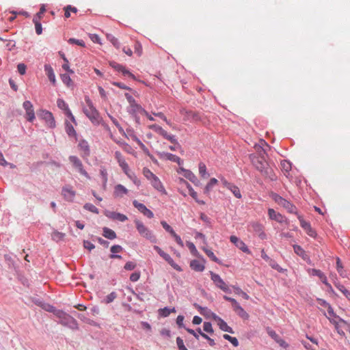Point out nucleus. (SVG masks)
I'll return each instance as SVG.
<instances>
[{"instance_id":"f257e3e1","label":"nucleus","mask_w":350,"mask_h":350,"mask_svg":"<svg viewBox=\"0 0 350 350\" xmlns=\"http://www.w3.org/2000/svg\"><path fill=\"white\" fill-rule=\"evenodd\" d=\"M85 101L88 108H83V111L94 125H98L100 122V117L98 111L94 106L93 102L89 96L85 97Z\"/></svg>"},{"instance_id":"2f4dec72","label":"nucleus","mask_w":350,"mask_h":350,"mask_svg":"<svg viewBox=\"0 0 350 350\" xmlns=\"http://www.w3.org/2000/svg\"><path fill=\"white\" fill-rule=\"evenodd\" d=\"M79 147L84 151L85 155H90V146L86 140L81 139L79 143Z\"/></svg>"},{"instance_id":"a19ab883","label":"nucleus","mask_w":350,"mask_h":350,"mask_svg":"<svg viewBox=\"0 0 350 350\" xmlns=\"http://www.w3.org/2000/svg\"><path fill=\"white\" fill-rule=\"evenodd\" d=\"M228 189H229L237 198L240 199L242 198L239 188L235 185L232 184Z\"/></svg>"},{"instance_id":"49530a36","label":"nucleus","mask_w":350,"mask_h":350,"mask_svg":"<svg viewBox=\"0 0 350 350\" xmlns=\"http://www.w3.org/2000/svg\"><path fill=\"white\" fill-rule=\"evenodd\" d=\"M68 42L70 44H77V45L82 46V47H85V42L83 40H79V39H76V38H69L68 40Z\"/></svg>"},{"instance_id":"c9c22d12","label":"nucleus","mask_w":350,"mask_h":350,"mask_svg":"<svg viewBox=\"0 0 350 350\" xmlns=\"http://www.w3.org/2000/svg\"><path fill=\"white\" fill-rule=\"evenodd\" d=\"M327 312L329 315L333 318L338 319V321L342 323H347V321L338 316L334 311L332 306L330 305L327 308Z\"/></svg>"},{"instance_id":"680f3d73","label":"nucleus","mask_w":350,"mask_h":350,"mask_svg":"<svg viewBox=\"0 0 350 350\" xmlns=\"http://www.w3.org/2000/svg\"><path fill=\"white\" fill-rule=\"evenodd\" d=\"M268 335L276 342L280 336L272 329L268 327L267 329Z\"/></svg>"},{"instance_id":"c756f323","label":"nucleus","mask_w":350,"mask_h":350,"mask_svg":"<svg viewBox=\"0 0 350 350\" xmlns=\"http://www.w3.org/2000/svg\"><path fill=\"white\" fill-rule=\"evenodd\" d=\"M180 183L184 184L189 190V195L193 198L196 199L198 196L197 193L194 191L192 186L184 178H180Z\"/></svg>"},{"instance_id":"9d476101","label":"nucleus","mask_w":350,"mask_h":350,"mask_svg":"<svg viewBox=\"0 0 350 350\" xmlns=\"http://www.w3.org/2000/svg\"><path fill=\"white\" fill-rule=\"evenodd\" d=\"M212 318L217 322V325L221 331L232 334H234L233 329L228 325L227 323L215 313H212Z\"/></svg>"},{"instance_id":"09e8293b","label":"nucleus","mask_w":350,"mask_h":350,"mask_svg":"<svg viewBox=\"0 0 350 350\" xmlns=\"http://www.w3.org/2000/svg\"><path fill=\"white\" fill-rule=\"evenodd\" d=\"M100 174L103 179V186L105 188L107 183V172L104 167H101L100 170Z\"/></svg>"},{"instance_id":"0e129e2a","label":"nucleus","mask_w":350,"mask_h":350,"mask_svg":"<svg viewBox=\"0 0 350 350\" xmlns=\"http://www.w3.org/2000/svg\"><path fill=\"white\" fill-rule=\"evenodd\" d=\"M337 288L350 301V292L342 284L338 285Z\"/></svg>"},{"instance_id":"dca6fc26","label":"nucleus","mask_w":350,"mask_h":350,"mask_svg":"<svg viewBox=\"0 0 350 350\" xmlns=\"http://www.w3.org/2000/svg\"><path fill=\"white\" fill-rule=\"evenodd\" d=\"M295 253L300 256L304 260L306 261L308 264H311V260L309 256L306 254L305 250L299 245H293Z\"/></svg>"},{"instance_id":"8fccbe9b","label":"nucleus","mask_w":350,"mask_h":350,"mask_svg":"<svg viewBox=\"0 0 350 350\" xmlns=\"http://www.w3.org/2000/svg\"><path fill=\"white\" fill-rule=\"evenodd\" d=\"M292 163L289 161L284 160L281 161L282 170L286 172L291 170Z\"/></svg>"},{"instance_id":"13d9d810","label":"nucleus","mask_w":350,"mask_h":350,"mask_svg":"<svg viewBox=\"0 0 350 350\" xmlns=\"http://www.w3.org/2000/svg\"><path fill=\"white\" fill-rule=\"evenodd\" d=\"M161 224L163 226V228L165 230V231L170 233L171 235L175 233L174 229L165 221H161Z\"/></svg>"},{"instance_id":"de8ad7c7","label":"nucleus","mask_w":350,"mask_h":350,"mask_svg":"<svg viewBox=\"0 0 350 350\" xmlns=\"http://www.w3.org/2000/svg\"><path fill=\"white\" fill-rule=\"evenodd\" d=\"M92 239L93 241H97L101 245H103L105 248H107L109 245V242L102 239L101 237L92 235Z\"/></svg>"},{"instance_id":"79ce46f5","label":"nucleus","mask_w":350,"mask_h":350,"mask_svg":"<svg viewBox=\"0 0 350 350\" xmlns=\"http://www.w3.org/2000/svg\"><path fill=\"white\" fill-rule=\"evenodd\" d=\"M60 78H61L62 82L65 85H66L68 87H70L72 85V79L68 74H67V73L61 74Z\"/></svg>"},{"instance_id":"6ab92c4d","label":"nucleus","mask_w":350,"mask_h":350,"mask_svg":"<svg viewBox=\"0 0 350 350\" xmlns=\"http://www.w3.org/2000/svg\"><path fill=\"white\" fill-rule=\"evenodd\" d=\"M203 261L200 262L198 260L194 259L190 261L189 266L191 269L197 272H202L204 270L205 266Z\"/></svg>"},{"instance_id":"338daca9","label":"nucleus","mask_w":350,"mask_h":350,"mask_svg":"<svg viewBox=\"0 0 350 350\" xmlns=\"http://www.w3.org/2000/svg\"><path fill=\"white\" fill-rule=\"evenodd\" d=\"M124 248L120 245H113L110 248L111 254H118L122 252Z\"/></svg>"},{"instance_id":"473e14b6","label":"nucleus","mask_w":350,"mask_h":350,"mask_svg":"<svg viewBox=\"0 0 350 350\" xmlns=\"http://www.w3.org/2000/svg\"><path fill=\"white\" fill-rule=\"evenodd\" d=\"M128 189L122 185L118 184L114 188V194L116 196L127 194Z\"/></svg>"},{"instance_id":"f03ea898","label":"nucleus","mask_w":350,"mask_h":350,"mask_svg":"<svg viewBox=\"0 0 350 350\" xmlns=\"http://www.w3.org/2000/svg\"><path fill=\"white\" fill-rule=\"evenodd\" d=\"M59 319V323L72 330H78L79 326L77 320L66 312L60 310L56 317Z\"/></svg>"},{"instance_id":"a878e982","label":"nucleus","mask_w":350,"mask_h":350,"mask_svg":"<svg viewBox=\"0 0 350 350\" xmlns=\"http://www.w3.org/2000/svg\"><path fill=\"white\" fill-rule=\"evenodd\" d=\"M176 308L174 307L170 308L167 306H165L163 308H160L158 310V314L161 317H167L172 312H176Z\"/></svg>"},{"instance_id":"cd10ccee","label":"nucleus","mask_w":350,"mask_h":350,"mask_svg":"<svg viewBox=\"0 0 350 350\" xmlns=\"http://www.w3.org/2000/svg\"><path fill=\"white\" fill-rule=\"evenodd\" d=\"M42 309L44 310L46 312L53 313L55 317L57 316V312H59L60 311V310L57 309L53 305H51L50 304L46 302H44V304H42Z\"/></svg>"},{"instance_id":"72a5a7b5","label":"nucleus","mask_w":350,"mask_h":350,"mask_svg":"<svg viewBox=\"0 0 350 350\" xmlns=\"http://www.w3.org/2000/svg\"><path fill=\"white\" fill-rule=\"evenodd\" d=\"M167 160L176 163L179 166L183 165L184 163V161L182 159L172 153H169Z\"/></svg>"},{"instance_id":"a211bd4d","label":"nucleus","mask_w":350,"mask_h":350,"mask_svg":"<svg viewBox=\"0 0 350 350\" xmlns=\"http://www.w3.org/2000/svg\"><path fill=\"white\" fill-rule=\"evenodd\" d=\"M44 69L49 81L53 85L56 84V79L54 70L50 64H45L44 66Z\"/></svg>"},{"instance_id":"603ef678","label":"nucleus","mask_w":350,"mask_h":350,"mask_svg":"<svg viewBox=\"0 0 350 350\" xmlns=\"http://www.w3.org/2000/svg\"><path fill=\"white\" fill-rule=\"evenodd\" d=\"M149 128L161 136H163L165 131L161 126L158 124H152L149 126Z\"/></svg>"},{"instance_id":"412c9836","label":"nucleus","mask_w":350,"mask_h":350,"mask_svg":"<svg viewBox=\"0 0 350 350\" xmlns=\"http://www.w3.org/2000/svg\"><path fill=\"white\" fill-rule=\"evenodd\" d=\"M151 185L157 191L163 193H166V191L159 180V178L155 176V177H153L150 180Z\"/></svg>"},{"instance_id":"f3484780","label":"nucleus","mask_w":350,"mask_h":350,"mask_svg":"<svg viewBox=\"0 0 350 350\" xmlns=\"http://www.w3.org/2000/svg\"><path fill=\"white\" fill-rule=\"evenodd\" d=\"M127 112L131 116H135L137 112L148 116V111L143 108L139 104L135 103L131 108H127Z\"/></svg>"},{"instance_id":"39448f33","label":"nucleus","mask_w":350,"mask_h":350,"mask_svg":"<svg viewBox=\"0 0 350 350\" xmlns=\"http://www.w3.org/2000/svg\"><path fill=\"white\" fill-rule=\"evenodd\" d=\"M261 148L262 153L260 152L258 156H255L254 154L250 155L253 164L259 172H261L262 170L269 165V163L265 159V154H266V152L262 148Z\"/></svg>"},{"instance_id":"c03bdc74","label":"nucleus","mask_w":350,"mask_h":350,"mask_svg":"<svg viewBox=\"0 0 350 350\" xmlns=\"http://www.w3.org/2000/svg\"><path fill=\"white\" fill-rule=\"evenodd\" d=\"M297 215L300 222V226H301L302 228H304L306 231L311 227L310 222L305 221L301 215H299L298 213Z\"/></svg>"},{"instance_id":"6e6d98bb","label":"nucleus","mask_w":350,"mask_h":350,"mask_svg":"<svg viewBox=\"0 0 350 350\" xmlns=\"http://www.w3.org/2000/svg\"><path fill=\"white\" fill-rule=\"evenodd\" d=\"M144 176L149 180L153 177H155V174H153L148 167H144L142 170Z\"/></svg>"},{"instance_id":"0eeeda50","label":"nucleus","mask_w":350,"mask_h":350,"mask_svg":"<svg viewBox=\"0 0 350 350\" xmlns=\"http://www.w3.org/2000/svg\"><path fill=\"white\" fill-rule=\"evenodd\" d=\"M38 116L45 121L49 128L54 129L56 126L55 118L51 111L46 109H41L40 113H38Z\"/></svg>"},{"instance_id":"7c9ffc66","label":"nucleus","mask_w":350,"mask_h":350,"mask_svg":"<svg viewBox=\"0 0 350 350\" xmlns=\"http://www.w3.org/2000/svg\"><path fill=\"white\" fill-rule=\"evenodd\" d=\"M218 183V180L215 178H211L209 182L206 184L204 187V194H209L210 191L212 190L213 187Z\"/></svg>"},{"instance_id":"ea45409f","label":"nucleus","mask_w":350,"mask_h":350,"mask_svg":"<svg viewBox=\"0 0 350 350\" xmlns=\"http://www.w3.org/2000/svg\"><path fill=\"white\" fill-rule=\"evenodd\" d=\"M107 39L116 48L119 49L120 47V43L118 41V38L113 36L112 34L108 33L107 34Z\"/></svg>"},{"instance_id":"ddd939ff","label":"nucleus","mask_w":350,"mask_h":350,"mask_svg":"<svg viewBox=\"0 0 350 350\" xmlns=\"http://www.w3.org/2000/svg\"><path fill=\"white\" fill-rule=\"evenodd\" d=\"M232 306L233 310L241 318H242L244 320H247L249 319V314L246 312V311L243 308V307L239 304V302L236 299L232 302Z\"/></svg>"},{"instance_id":"aec40b11","label":"nucleus","mask_w":350,"mask_h":350,"mask_svg":"<svg viewBox=\"0 0 350 350\" xmlns=\"http://www.w3.org/2000/svg\"><path fill=\"white\" fill-rule=\"evenodd\" d=\"M262 176H265L266 178H268L271 180H276L277 177L273 172V170L271 165L266 166L262 171L260 172Z\"/></svg>"},{"instance_id":"a18cd8bd","label":"nucleus","mask_w":350,"mask_h":350,"mask_svg":"<svg viewBox=\"0 0 350 350\" xmlns=\"http://www.w3.org/2000/svg\"><path fill=\"white\" fill-rule=\"evenodd\" d=\"M57 106L58 108L63 110L64 112L69 109L68 105L62 98H58L57 100Z\"/></svg>"},{"instance_id":"3c124183","label":"nucleus","mask_w":350,"mask_h":350,"mask_svg":"<svg viewBox=\"0 0 350 350\" xmlns=\"http://www.w3.org/2000/svg\"><path fill=\"white\" fill-rule=\"evenodd\" d=\"M84 209L89 211L93 213L98 214V209L91 203H85L83 206Z\"/></svg>"},{"instance_id":"20e7f679","label":"nucleus","mask_w":350,"mask_h":350,"mask_svg":"<svg viewBox=\"0 0 350 350\" xmlns=\"http://www.w3.org/2000/svg\"><path fill=\"white\" fill-rule=\"evenodd\" d=\"M271 198L279 205L282 206L288 213L297 215V207L288 200L276 193H271Z\"/></svg>"},{"instance_id":"bf43d9fd","label":"nucleus","mask_w":350,"mask_h":350,"mask_svg":"<svg viewBox=\"0 0 350 350\" xmlns=\"http://www.w3.org/2000/svg\"><path fill=\"white\" fill-rule=\"evenodd\" d=\"M114 155L120 166L123 163H126L124 158L123 157L122 153L120 151H116Z\"/></svg>"},{"instance_id":"4d7b16f0","label":"nucleus","mask_w":350,"mask_h":350,"mask_svg":"<svg viewBox=\"0 0 350 350\" xmlns=\"http://www.w3.org/2000/svg\"><path fill=\"white\" fill-rule=\"evenodd\" d=\"M269 265L271 267L272 269L278 271L280 273H284L285 269L282 268L275 260H271V262H269Z\"/></svg>"},{"instance_id":"052dcab7","label":"nucleus","mask_w":350,"mask_h":350,"mask_svg":"<svg viewBox=\"0 0 350 350\" xmlns=\"http://www.w3.org/2000/svg\"><path fill=\"white\" fill-rule=\"evenodd\" d=\"M172 268H174L175 270H176L177 271H183V269L178 265L176 264L174 260L172 258V257H170L168 260H167L166 261Z\"/></svg>"},{"instance_id":"5701e85b","label":"nucleus","mask_w":350,"mask_h":350,"mask_svg":"<svg viewBox=\"0 0 350 350\" xmlns=\"http://www.w3.org/2000/svg\"><path fill=\"white\" fill-rule=\"evenodd\" d=\"M308 273L313 276L319 277V278L321 279L322 283L327 284V277L321 270L317 269H308Z\"/></svg>"},{"instance_id":"bb28decb","label":"nucleus","mask_w":350,"mask_h":350,"mask_svg":"<svg viewBox=\"0 0 350 350\" xmlns=\"http://www.w3.org/2000/svg\"><path fill=\"white\" fill-rule=\"evenodd\" d=\"M202 250L205 252V254L208 256V257L211 260H213V262L219 264V265H222V262L221 260H220L215 254L214 253L212 252L211 250L206 247H202Z\"/></svg>"},{"instance_id":"864d4df0","label":"nucleus","mask_w":350,"mask_h":350,"mask_svg":"<svg viewBox=\"0 0 350 350\" xmlns=\"http://www.w3.org/2000/svg\"><path fill=\"white\" fill-rule=\"evenodd\" d=\"M336 269L340 276L343 278L345 277V275L344 274L343 271V266L342 262L338 257L336 258Z\"/></svg>"},{"instance_id":"f704fd0d","label":"nucleus","mask_w":350,"mask_h":350,"mask_svg":"<svg viewBox=\"0 0 350 350\" xmlns=\"http://www.w3.org/2000/svg\"><path fill=\"white\" fill-rule=\"evenodd\" d=\"M162 137L163 138L169 140L172 144H176V146H179V142L175 135H172V134H168L167 132L165 131Z\"/></svg>"},{"instance_id":"c85d7f7f","label":"nucleus","mask_w":350,"mask_h":350,"mask_svg":"<svg viewBox=\"0 0 350 350\" xmlns=\"http://www.w3.org/2000/svg\"><path fill=\"white\" fill-rule=\"evenodd\" d=\"M183 176L196 186H200L201 185L200 181L191 171L187 172V174H183Z\"/></svg>"},{"instance_id":"4c0bfd02","label":"nucleus","mask_w":350,"mask_h":350,"mask_svg":"<svg viewBox=\"0 0 350 350\" xmlns=\"http://www.w3.org/2000/svg\"><path fill=\"white\" fill-rule=\"evenodd\" d=\"M235 294L241 296L244 299L248 300L250 296L238 286H232Z\"/></svg>"},{"instance_id":"6e6552de","label":"nucleus","mask_w":350,"mask_h":350,"mask_svg":"<svg viewBox=\"0 0 350 350\" xmlns=\"http://www.w3.org/2000/svg\"><path fill=\"white\" fill-rule=\"evenodd\" d=\"M109 64L111 68H113L116 71L122 72L123 76H128L133 80H137L136 77L132 72H131L129 70L126 69L125 66H124L123 65L118 64L114 61L109 62Z\"/></svg>"},{"instance_id":"423d86ee","label":"nucleus","mask_w":350,"mask_h":350,"mask_svg":"<svg viewBox=\"0 0 350 350\" xmlns=\"http://www.w3.org/2000/svg\"><path fill=\"white\" fill-rule=\"evenodd\" d=\"M211 280L214 283V284L221 291L226 293H231L232 291L230 288L227 286L224 280L220 277V275L217 273H214L212 271H209Z\"/></svg>"},{"instance_id":"e2e57ef3","label":"nucleus","mask_w":350,"mask_h":350,"mask_svg":"<svg viewBox=\"0 0 350 350\" xmlns=\"http://www.w3.org/2000/svg\"><path fill=\"white\" fill-rule=\"evenodd\" d=\"M117 297V293L114 291L109 293L106 296L105 299V301L106 304H110L113 301V300Z\"/></svg>"},{"instance_id":"774afa93","label":"nucleus","mask_w":350,"mask_h":350,"mask_svg":"<svg viewBox=\"0 0 350 350\" xmlns=\"http://www.w3.org/2000/svg\"><path fill=\"white\" fill-rule=\"evenodd\" d=\"M176 340L178 350H188L184 345L183 340L180 337H177Z\"/></svg>"},{"instance_id":"69168bd1","label":"nucleus","mask_w":350,"mask_h":350,"mask_svg":"<svg viewBox=\"0 0 350 350\" xmlns=\"http://www.w3.org/2000/svg\"><path fill=\"white\" fill-rule=\"evenodd\" d=\"M136 267L137 265L135 262L132 261H128L125 263L124 269L126 271H133L136 268Z\"/></svg>"},{"instance_id":"4be33fe9","label":"nucleus","mask_w":350,"mask_h":350,"mask_svg":"<svg viewBox=\"0 0 350 350\" xmlns=\"http://www.w3.org/2000/svg\"><path fill=\"white\" fill-rule=\"evenodd\" d=\"M186 245L193 256L199 258L201 260V261L206 262V259L198 252L196 245L192 242L187 241Z\"/></svg>"},{"instance_id":"58836bf2","label":"nucleus","mask_w":350,"mask_h":350,"mask_svg":"<svg viewBox=\"0 0 350 350\" xmlns=\"http://www.w3.org/2000/svg\"><path fill=\"white\" fill-rule=\"evenodd\" d=\"M133 140L135 141L139 145L140 148L146 154H149V150L146 147V146L135 135H133Z\"/></svg>"},{"instance_id":"f8f14e48","label":"nucleus","mask_w":350,"mask_h":350,"mask_svg":"<svg viewBox=\"0 0 350 350\" xmlns=\"http://www.w3.org/2000/svg\"><path fill=\"white\" fill-rule=\"evenodd\" d=\"M268 215L270 219L276 221L280 224H286V225H289V220L286 219L284 216L281 215L280 213H276L274 209L269 208L268 209Z\"/></svg>"},{"instance_id":"b1692460","label":"nucleus","mask_w":350,"mask_h":350,"mask_svg":"<svg viewBox=\"0 0 350 350\" xmlns=\"http://www.w3.org/2000/svg\"><path fill=\"white\" fill-rule=\"evenodd\" d=\"M65 131L69 137H74L75 139L77 140V132L71 123L68 120L65 121Z\"/></svg>"},{"instance_id":"2eb2a0df","label":"nucleus","mask_w":350,"mask_h":350,"mask_svg":"<svg viewBox=\"0 0 350 350\" xmlns=\"http://www.w3.org/2000/svg\"><path fill=\"white\" fill-rule=\"evenodd\" d=\"M62 194L64 196V199L68 202H73L76 192L74 191L71 186L66 185L62 187Z\"/></svg>"},{"instance_id":"5fc2aeb1","label":"nucleus","mask_w":350,"mask_h":350,"mask_svg":"<svg viewBox=\"0 0 350 350\" xmlns=\"http://www.w3.org/2000/svg\"><path fill=\"white\" fill-rule=\"evenodd\" d=\"M203 329L204 332L211 334L214 333V329H213L212 323L211 322H204Z\"/></svg>"},{"instance_id":"393cba45","label":"nucleus","mask_w":350,"mask_h":350,"mask_svg":"<svg viewBox=\"0 0 350 350\" xmlns=\"http://www.w3.org/2000/svg\"><path fill=\"white\" fill-rule=\"evenodd\" d=\"M103 236L109 240H113L117 237L116 232L108 227L103 228Z\"/></svg>"},{"instance_id":"4468645a","label":"nucleus","mask_w":350,"mask_h":350,"mask_svg":"<svg viewBox=\"0 0 350 350\" xmlns=\"http://www.w3.org/2000/svg\"><path fill=\"white\" fill-rule=\"evenodd\" d=\"M104 214L106 217H107L109 219H111L113 220H118V221H120L122 222H124L128 219V217L126 215H125L122 213H120L115 212V211H109L106 210V211H105Z\"/></svg>"},{"instance_id":"9b49d317","label":"nucleus","mask_w":350,"mask_h":350,"mask_svg":"<svg viewBox=\"0 0 350 350\" xmlns=\"http://www.w3.org/2000/svg\"><path fill=\"white\" fill-rule=\"evenodd\" d=\"M23 107L25 110V118L27 121L32 122L36 118L32 103L29 100H25L23 103Z\"/></svg>"},{"instance_id":"e433bc0d","label":"nucleus","mask_w":350,"mask_h":350,"mask_svg":"<svg viewBox=\"0 0 350 350\" xmlns=\"http://www.w3.org/2000/svg\"><path fill=\"white\" fill-rule=\"evenodd\" d=\"M198 168L199 174L202 178H206L209 176V174L206 172V166L204 163L200 162L198 165Z\"/></svg>"},{"instance_id":"37998d69","label":"nucleus","mask_w":350,"mask_h":350,"mask_svg":"<svg viewBox=\"0 0 350 350\" xmlns=\"http://www.w3.org/2000/svg\"><path fill=\"white\" fill-rule=\"evenodd\" d=\"M51 237L53 241L58 242L64 238L65 234L57 230H55L52 233Z\"/></svg>"},{"instance_id":"1a4fd4ad","label":"nucleus","mask_w":350,"mask_h":350,"mask_svg":"<svg viewBox=\"0 0 350 350\" xmlns=\"http://www.w3.org/2000/svg\"><path fill=\"white\" fill-rule=\"evenodd\" d=\"M68 159L81 174L83 175L87 178L90 179V175L83 168L82 162L77 156L71 155L69 157Z\"/></svg>"},{"instance_id":"7ed1b4c3","label":"nucleus","mask_w":350,"mask_h":350,"mask_svg":"<svg viewBox=\"0 0 350 350\" xmlns=\"http://www.w3.org/2000/svg\"><path fill=\"white\" fill-rule=\"evenodd\" d=\"M134 222L137 232L142 237H144L147 240H149L151 243H157V239L153 234L152 231L145 226L142 221L136 219H135Z\"/></svg>"}]
</instances>
